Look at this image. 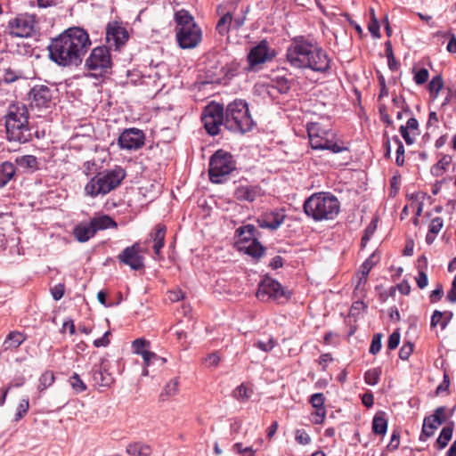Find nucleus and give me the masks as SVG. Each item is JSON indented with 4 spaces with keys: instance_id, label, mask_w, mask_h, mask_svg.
<instances>
[{
    "instance_id": "nucleus-61",
    "label": "nucleus",
    "mask_w": 456,
    "mask_h": 456,
    "mask_svg": "<svg viewBox=\"0 0 456 456\" xmlns=\"http://www.w3.org/2000/svg\"><path fill=\"white\" fill-rule=\"evenodd\" d=\"M393 104L399 109H403V110H406L407 112H411V110H410L408 104L405 102V100L402 95L394 96L393 97Z\"/></svg>"
},
{
    "instance_id": "nucleus-54",
    "label": "nucleus",
    "mask_w": 456,
    "mask_h": 456,
    "mask_svg": "<svg viewBox=\"0 0 456 456\" xmlns=\"http://www.w3.org/2000/svg\"><path fill=\"white\" fill-rule=\"evenodd\" d=\"M413 352V345L411 342L405 343L400 348L399 357L402 360H408Z\"/></svg>"
},
{
    "instance_id": "nucleus-12",
    "label": "nucleus",
    "mask_w": 456,
    "mask_h": 456,
    "mask_svg": "<svg viewBox=\"0 0 456 456\" xmlns=\"http://www.w3.org/2000/svg\"><path fill=\"white\" fill-rule=\"evenodd\" d=\"M53 90L44 85L33 86L29 92L28 97L32 110H47L53 105Z\"/></svg>"
},
{
    "instance_id": "nucleus-57",
    "label": "nucleus",
    "mask_w": 456,
    "mask_h": 456,
    "mask_svg": "<svg viewBox=\"0 0 456 456\" xmlns=\"http://www.w3.org/2000/svg\"><path fill=\"white\" fill-rule=\"evenodd\" d=\"M400 342V333L398 330L394 331L388 338L387 348L389 350L395 349Z\"/></svg>"
},
{
    "instance_id": "nucleus-18",
    "label": "nucleus",
    "mask_w": 456,
    "mask_h": 456,
    "mask_svg": "<svg viewBox=\"0 0 456 456\" xmlns=\"http://www.w3.org/2000/svg\"><path fill=\"white\" fill-rule=\"evenodd\" d=\"M108 360L101 358L99 365L92 369L93 379L98 386L110 387L114 382V378L108 371Z\"/></svg>"
},
{
    "instance_id": "nucleus-63",
    "label": "nucleus",
    "mask_w": 456,
    "mask_h": 456,
    "mask_svg": "<svg viewBox=\"0 0 456 456\" xmlns=\"http://www.w3.org/2000/svg\"><path fill=\"white\" fill-rule=\"evenodd\" d=\"M400 444V434L399 432L394 431L390 442L387 445V448L391 451H395L398 448Z\"/></svg>"
},
{
    "instance_id": "nucleus-21",
    "label": "nucleus",
    "mask_w": 456,
    "mask_h": 456,
    "mask_svg": "<svg viewBox=\"0 0 456 456\" xmlns=\"http://www.w3.org/2000/svg\"><path fill=\"white\" fill-rule=\"evenodd\" d=\"M323 142L322 150H328L333 153L349 151L348 143L338 138L337 134L331 130H328L326 139Z\"/></svg>"
},
{
    "instance_id": "nucleus-33",
    "label": "nucleus",
    "mask_w": 456,
    "mask_h": 456,
    "mask_svg": "<svg viewBox=\"0 0 456 456\" xmlns=\"http://www.w3.org/2000/svg\"><path fill=\"white\" fill-rule=\"evenodd\" d=\"M126 452L131 456H150L152 450L148 444L134 443L127 445Z\"/></svg>"
},
{
    "instance_id": "nucleus-45",
    "label": "nucleus",
    "mask_w": 456,
    "mask_h": 456,
    "mask_svg": "<svg viewBox=\"0 0 456 456\" xmlns=\"http://www.w3.org/2000/svg\"><path fill=\"white\" fill-rule=\"evenodd\" d=\"M28 408H29L28 398L21 399L17 407V411L15 413L14 421L17 422L20 419H21L27 414Z\"/></svg>"
},
{
    "instance_id": "nucleus-60",
    "label": "nucleus",
    "mask_w": 456,
    "mask_h": 456,
    "mask_svg": "<svg viewBox=\"0 0 456 456\" xmlns=\"http://www.w3.org/2000/svg\"><path fill=\"white\" fill-rule=\"evenodd\" d=\"M64 285L59 283L51 289V294L54 300H60L64 295Z\"/></svg>"
},
{
    "instance_id": "nucleus-47",
    "label": "nucleus",
    "mask_w": 456,
    "mask_h": 456,
    "mask_svg": "<svg viewBox=\"0 0 456 456\" xmlns=\"http://www.w3.org/2000/svg\"><path fill=\"white\" fill-rule=\"evenodd\" d=\"M273 82L274 84L273 87L276 88L281 94H286L290 89L289 82L285 77H279Z\"/></svg>"
},
{
    "instance_id": "nucleus-13",
    "label": "nucleus",
    "mask_w": 456,
    "mask_h": 456,
    "mask_svg": "<svg viewBox=\"0 0 456 456\" xmlns=\"http://www.w3.org/2000/svg\"><path fill=\"white\" fill-rule=\"evenodd\" d=\"M35 27L34 17L21 14L11 20L8 23L10 34L17 37H28L32 35Z\"/></svg>"
},
{
    "instance_id": "nucleus-15",
    "label": "nucleus",
    "mask_w": 456,
    "mask_h": 456,
    "mask_svg": "<svg viewBox=\"0 0 456 456\" xmlns=\"http://www.w3.org/2000/svg\"><path fill=\"white\" fill-rule=\"evenodd\" d=\"M118 260L131 269L138 271L144 267V257L142 255V249L139 242L126 247L118 256Z\"/></svg>"
},
{
    "instance_id": "nucleus-34",
    "label": "nucleus",
    "mask_w": 456,
    "mask_h": 456,
    "mask_svg": "<svg viewBox=\"0 0 456 456\" xmlns=\"http://www.w3.org/2000/svg\"><path fill=\"white\" fill-rule=\"evenodd\" d=\"M150 341L145 338H136L132 343L133 352L136 354L142 355V359H147V356L151 355L150 354Z\"/></svg>"
},
{
    "instance_id": "nucleus-11",
    "label": "nucleus",
    "mask_w": 456,
    "mask_h": 456,
    "mask_svg": "<svg viewBox=\"0 0 456 456\" xmlns=\"http://www.w3.org/2000/svg\"><path fill=\"white\" fill-rule=\"evenodd\" d=\"M85 66L87 69L95 71V75L102 76L108 73L111 68L109 48L106 46L94 48L89 57L86 60Z\"/></svg>"
},
{
    "instance_id": "nucleus-22",
    "label": "nucleus",
    "mask_w": 456,
    "mask_h": 456,
    "mask_svg": "<svg viewBox=\"0 0 456 456\" xmlns=\"http://www.w3.org/2000/svg\"><path fill=\"white\" fill-rule=\"evenodd\" d=\"M167 228L163 224H157L151 233V237L153 240V250L158 257H160V252L165 245V236Z\"/></svg>"
},
{
    "instance_id": "nucleus-43",
    "label": "nucleus",
    "mask_w": 456,
    "mask_h": 456,
    "mask_svg": "<svg viewBox=\"0 0 456 456\" xmlns=\"http://www.w3.org/2000/svg\"><path fill=\"white\" fill-rule=\"evenodd\" d=\"M69 383L77 394L82 393L87 388L86 385L84 383L77 373H73V375L69 379Z\"/></svg>"
},
{
    "instance_id": "nucleus-20",
    "label": "nucleus",
    "mask_w": 456,
    "mask_h": 456,
    "mask_svg": "<svg viewBox=\"0 0 456 456\" xmlns=\"http://www.w3.org/2000/svg\"><path fill=\"white\" fill-rule=\"evenodd\" d=\"M262 195V189L258 185H240L234 191V197L240 201L253 202Z\"/></svg>"
},
{
    "instance_id": "nucleus-51",
    "label": "nucleus",
    "mask_w": 456,
    "mask_h": 456,
    "mask_svg": "<svg viewBox=\"0 0 456 456\" xmlns=\"http://www.w3.org/2000/svg\"><path fill=\"white\" fill-rule=\"evenodd\" d=\"M395 141L398 144L397 149H396L395 163L398 166H403L404 163V147L398 137H395Z\"/></svg>"
},
{
    "instance_id": "nucleus-23",
    "label": "nucleus",
    "mask_w": 456,
    "mask_h": 456,
    "mask_svg": "<svg viewBox=\"0 0 456 456\" xmlns=\"http://www.w3.org/2000/svg\"><path fill=\"white\" fill-rule=\"evenodd\" d=\"M95 229L92 225V223H80L73 231L75 238L79 242H86L95 235Z\"/></svg>"
},
{
    "instance_id": "nucleus-55",
    "label": "nucleus",
    "mask_w": 456,
    "mask_h": 456,
    "mask_svg": "<svg viewBox=\"0 0 456 456\" xmlns=\"http://www.w3.org/2000/svg\"><path fill=\"white\" fill-rule=\"evenodd\" d=\"M428 70L425 68L418 70L414 76V81L417 85H422L426 83L428 79Z\"/></svg>"
},
{
    "instance_id": "nucleus-8",
    "label": "nucleus",
    "mask_w": 456,
    "mask_h": 456,
    "mask_svg": "<svg viewBox=\"0 0 456 456\" xmlns=\"http://www.w3.org/2000/svg\"><path fill=\"white\" fill-rule=\"evenodd\" d=\"M234 169L235 164L232 156L228 152L219 150L210 158L209 179L214 183H221Z\"/></svg>"
},
{
    "instance_id": "nucleus-50",
    "label": "nucleus",
    "mask_w": 456,
    "mask_h": 456,
    "mask_svg": "<svg viewBox=\"0 0 456 456\" xmlns=\"http://www.w3.org/2000/svg\"><path fill=\"white\" fill-rule=\"evenodd\" d=\"M375 255L372 254L368 257L361 265L360 272L362 274L369 275L372 267L376 265L377 261L374 260Z\"/></svg>"
},
{
    "instance_id": "nucleus-27",
    "label": "nucleus",
    "mask_w": 456,
    "mask_h": 456,
    "mask_svg": "<svg viewBox=\"0 0 456 456\" xmlns=\"http://www.w3.org/2000/svg\"><path fill=\"white\" fill-rule=\"evenodd\" d=\"M26 339L23 333L19 331H11L5 340L4 341L3 346L4 350H12L18 348Z\"/></svg>"
},
{
    "instance_id": "nucleus-38",
    "label": "nucleus",
    "mask_w": 456,
    "mask_h": 456,
    "mask_svg": "<svg viewBox=\"0 0 456 456\" xmlns=\"http://www.w3.org/2000/svg\"><path fill=\"white\" fill-rule=\"evenodd\" d=\"M54 380L55 377L53 371H45L39 378L37 389L39 392H44L53 384Z\"/></svg>"
},
{
    "instance_id": "nucleus-17",
    "label": "nucleus",
    "mask_w": 456,
    "mask_h": 456,
    "mask_svg": "<svg viewBox=\"0 0 456 456\" xmlns=\"http://www.w3.org/2000/svg\"><path fill=\"white\" fill-rule=\"evenodd\" d=\"M274 56L273 51L270 50L268 42L262 40L257 45L254 46L248 54V61L251 68L270 61Z\"/></svg>"
},
{
    "instance_id": "nucleus-42",
    "label": "nucleus",
    "mask_w": 456,
    "mask_h": 456,
    "mask_svg": "<svg viewBox=\"0 0 456 456\" xmlns=\"http://www.w3.org/2000/svg\"><path fill=\"white\" fill-rule=\"evenodd\" d=\"M381 375L380 368L368 370L364 374V380L370 386H375L379 383Z\"/></svg>"
},
{
    "instance_id": "nucleus-36",
    "label": "nucleus",
    "mask_w": 456,
    "mask_h": 456,
    "mask_svg": "<svg viewBox=\"0 0 456 456\" xmlns=\"http://www.w3.org/2000/svg\"><path fill=\"white\" fill-rule=\"evenodd\" d=\"M236 232L240 237V243H249L255 238L256 227L252 224H247L237 229Z\"/></svg>"
},
{
    "instance_id": "nucleus-9",
    "label": "nucleus",
    "mask_w": 456,
    "mask_h": 456,
    "mask_svg": "<svg viewBox=\"0 0 456 456\" xmlns=\"http://www.w3.org/2000/svg\"><path fill=\"white\" fill-rule=\"evenodd\" d=\"M201 120L204 127L210 135L220 133L221 126H224L225 114L223 104L212 102L208 104L202 112Z\"/></svg>"
},
{
    "instance_id": "nucleus-1",
    "label": "nucleus",
    "mask_w": 456,
    "mask_h": 456,
    "mask_svg": "<svg viewBox=\"0 0 456 456\" xmlns=\"http://www.w3.org/2000/svg\"><path fill=\"white\" fill-rule=\"evenodd\" d=\"M91 45L87 32L69 28L53 38L47 47L49 58L59 66H78Z\"/></svg>"
},
{
    "instance_id": "nucleus-10",
    "label": "nucleus",
    "mask_w": 456,
    "mask_h": 456,
    "mask_svg": "<svg viewBox=\"0 0 456 456\" xmlns=\"http://www.w3.org/2000/svg\"><path fill=\"white\" fill-rule=\"evenodd\" d=\"M256 297L261 301L273 299L284 302L290 297V293L286 291L277 281L266 277L259 283Z\"/></svg>"
},
{
    "instance_id": "nucleus-6",
    "label": "nucleus",
    "mask_w": 456,
    "mask_h": 456,
    "mask_svg": "<svg viewBox=\"0 0 456 456\" xmlns=\"http://www.w3.org/2000/svg\"><path fill=\"white\" fill-rule=\"evenodd\" d=\"M224 126L241 134L249 132L256 126L246 101L236 99L230 102L225 110Z\"/></svg>"
},
{
    "instance_id": "nucleus-62",
    "label": "nucleus",
    "mask_w": 456,
    "mask_h": 456,
    "mask_svg": "<svg viewBox=\"0 0 456 456\" xmlns=\"http://www.w3.org/2000/svg\"><path fill=\"white\" fill-rule=\"evenodd\" d=\"M376 226L370 224L364 231V234L362 238V246L365 247L370 240V237L373 235Z\"/></svg>"
},
{
    "instance_id": "nucleus-44",
    "label": "nucleus",
    "mask_w": 456,
    "mask_h": 456,
    "mask_svg": "<svg viewBox=\"0 0 456 456\" xmlns=\"http://www.w3.org/2000/svg\"><path fill=\"white\" fill-rule=\"evenodd\" d=\"M22 77L21 72L11 68L4 69L3 71L2 81L5 84H11Z\"/></svg>"
},
{
    "instance_id": "nucleus-25",
    "label": "nucleus",
    "mask_w": 456,
    "mask_h": 456,
    "mask_svg": "<svg viewBox=\"0 0 456 456\" xmlns=\"http://www.w3.org/2000/svg\"><path fill=\"white\" fill-rule=\"evenodd\" d=\"M285 216L279 212H272L266 215L262 219L258 220L259 226L261 228H268L271 230H276L283 223Z\"/></svg>"
},
{
    "instance_id": "nucleus-2",
    "label": "nucleus",
    "mask_w": 456,
    "mask_h": 456,
    "mask_svg": "<svg viewBox=\"0 0 456 456\" xmlns=\"http://www.w3.org/2000/svg\"><path fill=\"white\" fill-rule=\"evenodd\" d=\"M289 63L297 69H309L314 72L326 73L330 69V58L316 42L304 37L295 38L287 49Z\"/></svg>"
},
{
    "instance_id": "nucleus-5",
    "label": "nucleus",
    "mask_w": 456,
    "mask_h": 456,
    "mask_svg": "<svg viewBox=\"0 0 456 456\" xmlns=\"http://www.w3.org/2000/svg\"><path fill=\"white\" fill-rule=\"evenodd\" d=\"M175 37L183 49L195 48L202 40L201 28L195 22L194 17L186 10L175 12Z\"/></svg>"
},
{
    "instance_id": "nucleus-31",
    "label": "nucleus",
    "mask_w": 456,
    "mask_h": 456,
    "mask_svg": "<svg viewBox=\"0 0 456 456\" xmlns=\"http://www.w3.org/2000/svg\"><path fill=\"white\" fill-rule=\"evenodd\" d=\"M387 429V419L384 411L375 414L372 420V430L377 435H385Z\"/></svg>"
},
{
    "instance_id": "nucleus-24",
    "label": "nucleus",
    "mask_w": 456,
    "mask_h": 456,
    "mask_svg": "<svg viewBox=\"0 0 456 456\" xmlns=\"http://www.w3.org/2000/svg\"><path fill=\"white\" fill-rule=\"evenodd\" d=\"M399 130L405 142L411 145L414 142V137L411 136L410 131L413 135L419 134V122L415 118H410L406 126H401Z\"/></svg>"
},
{
    "instance_id": "nucleus-30",
    "label": "nucleus",
    "mask_w": 456,
    "mask_h": 456,
    "mask_svg": "<svg viewBox=\"0 0 456 456\" xmlns=\"http://www.w3.org/2000/svg\"><path fill=\"white\" fill-rule=\"evenodd\" d=\"M15 163L24 170L36 171L38 169L37 159L33 155H23L15 159Z\"/></svg>"
},
{
    "instance_id": "nucleus-41",
    "label": "nucleus",
    "mask_w": 456,
    "mask_h": 456,
    "mask_svg": "<svg viewBox=\"0 0 456 456\" xmlns=\"http://www.w3.org/2000/svg\"><path fill=\"white\" fill-rule=\"evenodd\" d=\"M179 387V379L175 378L171 379L164 387L163 392L160 395V397L165 400L164 396H174L178 393Z\"/></svg>"
},
{
    "instance_id": "nucleus-35",
    "label": "nucleus",
    "mask_w": 456,
    "mask_h": 456,
    "mask_svg": "<svg viewBox=\"0 0 456 456\" xmlns=\"http://www.w3.org/2000/svg\"><path fill=\"white\" fill-rule=\"evenodd\" d=\"M439 424L432 421V418L428 416L424 419L422 431L419 436L420 441H427L428 438L431 437L435 430L439 427Z\"/></svg>"
},
{
    "instance_id": "nucleus-64",
    "label": "nucleus",
    "mask_w": 456,
    "mask_h": 456,
    "mask_svg": "<svg viewBox=\"0 0 456 456\" xmlns=\"http://www.w3.org/2000/svg\"><path fill=\"white\" fill-rule=\"evenodd\" d=\"M443 294H444L443 286L441 284H438L436 286V288L430 294V301L432 303L439 301L441 299Z\"/></svg>"
},
{
    "instance_id": "nucleus-32",
    "label": "nucleus",
    "mask_w": 456,
    "mask_h": 456,
    "mask_svg": "<svg viewBox=\"0 0 456 456\" xmlns=\"http://www.w3.org/2000/svg\"><path fill=\"white\" fill-rule=\"evenodd\" d=\"M240 249L254 258H260L265 252V248L256 239L252 240L248 245L240 246Z\"/></svg>"
},
{
    "instance_id": "nucleus-56",
    "label": "nucleus",
    "mask_w": 456,
    "mask_h": 456,
    "mask_svg": "<svg viewBox=\"0 0 456 456\" xmlns=\"http://www.w3.org/2000/svg\"><path fill=\"white\" fill-rule=\"evenodd\" d=\"M444 225V221L441 217H435L432 219L428 231L432 233L438 234Z\"/></svg>"
},
{
    "instance_id": "nucleus-4",
    "label": "nucleus",
    "mask_w": 456,
    "mask_h": 456,
    "mask_svg": "<svg viewBox=\"0 0 456 456\" xmlns=\"http://www.w3.org/2000/svg\"><path fill=\"white\" fill-rule=\"evenodd\" d=\"M305 215L314 221L333 220L340 212V202L330 192L311 195L304 203Z\"/></svg>"
},
{
    "instance_id": "nucleus-58",
    "label": "nucleus",
    "mask_w": 456,
    "mask_h": 456,
    "mask_svg": "<svg viewBox=\"0 0 456 456\" xmlns=\"http://www.w3.org/2000/svg\"><path fill=\"white\" fill-rule=\"evenodd\" d=\"M295 438L298 444L303 445L308 444L311 442V437L304 430H297Z\"/></svg>"
},
{
    "instance_id": "nucleus-14",
    "label": "nucleus",
    "mask_w": 456,
    "mask_h": 456,
    "mask_svg": "<svg viewBox=\"0 0 456 456\" xmlns=\"http://www.w3.org/2000/svg\"><path fill=\"white\" fill-rule=\"evenodd\" d=\"M145 135L138 128L124 130L118 139L119 147L123 150L136 151L144 145Z\"/></svg>"
},
{
    "instance_id": "nucleus-16",
    "label": "nucleus",
    "mask_w": 456,
    "mask_h": 456,
    "mask_svg": "<svg viewBox=\"0 0 456 456\" xmlns=\"http://www.w3.org/2000/svg\"><path fill=\"white\" fill-rule=\"evenodd\" d=\"M129 34L126 28L118 22L109 23L106 28V41L110 48L119 50L128 40Z\"/></svg>"
},
{
    "instance_id": "nucleus-59",
    "label": "nucleus",
    "mask_w": 456,
    "mask_h": 456,
    "mask_svg": "<svg viewBox=\"0 0 456 456\" xmlns=\"http://www.w3.org/2000/svg\"><path fill=\"white\" fill-rule=\"evenodd\" d=\"M416 282L419 289H424L428 286V279L424 270H419L416 277Z\"/></svg>"
},
{
    "instance_id": "nucleus-39",
    "label": "nucleus",
    "mask_w": 456,
    "mask_h": 456,
    "mask_svg": "<svg viewBox=\"0 0 456 456\" xmlns=\"http://www.w3.org/2000/svg\"><path fill=\"white\" fill-rule=\"evenodd\" d=\"M232 16L230 12L225 13L217 22L216 30L221 35L228 33L230 27H232Z\"/></svg>"
},
{
    "instance_id": "nucleus-49",
    "label": "nucleus",
    "mask_w": 456,
    "mask_h": 456,
    "mask_svg": "<svg viewBox=\"0 0 456 456\" xmlns=\"http://www.w3.org/2000/svg\"><path fill=\"white\" fill-rule=\"evenodd\" d=\"M381 339H382V335L380 333H377L373 336L371 343H370V346L369 349V352L371 354H377L380 351L381 346H382Z\"/></svg>"
},
{
    "instance_id": "nucleus-29",
    "label": "nucleus",
    "mask_w": 456,
    "mask_h": 456,
    "mask_svg": "<svg viewBox=\"0 0 456 456\" xmlns=\"http://www.w3.org/2000/svg\"><path fill=\"white\" fill-rule=\"evenodd\" d=\"M324 401L325 398L322 393H316L312 395L309 400L312 406L316 409V415L320 418V420L316 421L317 423L322 422L326 416Z\"/></svg>"
},
{
    "instance_id": "nucleus-19",
    "label": "nucleus",
    "mask_w": 456,
    "mask_h": 456,
    "mask_svg": "<svg viewBox=\"0 0 456 456\" xmlns=\"http://www.w3.org/2000/svg\"><path fill=\"white\" fill-rule=\"evenodd\" d=\"M306 128L311 147L314 150H322L328 130L322 128L319 123H309Z\"/></svg>"
},
{
    "instance_id": "nucleus-52",
    "label": "nucleus",
    "mask_w": 456,
    "mask_h": 456,
    "mask_svg": "<svg viewBox=\"0 0 456 456\" xmlns=\"http://www.w3.org/2000/svg\"><path fill=\"white\" fill-rule=\"evenodd\" d=\"M379 28L380 25L377 18H373L372 20L369 21L368 29L374 38H379L381 37Z\"/></svg>"
},
{
    "instance_id": "nucleus-46",
    "label": "nucleus",
    "mask_w": 456,
    "mask_h": 456,
    "mask_svg": "<svg viewBox=\"0 0 456 456\" xmlns=\"http://www.w3.org/2000/svg\"><path fill=\"white\" fill-rule=\"evenodd\" d=\"M232 395L235 399L239 401H247L250 397V393L248 388L243 384H241L234 389V391L232 392Z\"/></svg>"
},
{
    "instance_id": "nucleus-3",
    "label": "nucleus",
    "mask_w": 456,
    "mask_h": 456,
    "mask_svg": "<svg viewBox=\"0 0 456 456\" xmlns=\"http://www.w3.org/2000/svg\"><path fill=\"white\" fill-rule=\"evenodd\" d=\"M6 137L10 142L25 143L31 139L28 111L21 103L11 104L5 115Z\"/></svg>"
},
{
    "instance_id": "nucleus-7",
    "label": "nucleus",
    "mask_w": 456,
    "mask_h": 456,
    "mask_svg": "<svg viewBox=\"0 0 456 456\" xmlns=\"http://www.w3.org/2000/svg\"><path fill=\"white\" fill-rule=\"evenodd\" d=\"M125 176L126 172L120 167L100 172L86 184L85 193L92 198L101 194L105 195L117 188Z\"/></svg>"
},
{
    "instance_id": "nucleus-37",
    "label": "nucleus",
    "mask_w": 456,
    "mask_h": 456,
    "mask_svg": "<svg viewBox=\"0 0 456 456\" xmlns=\"http://www.w3.org/2000/svg\"><path fill=\"white\" fill-rule=\"evenodd\" d=\"M452 432L453 423L443 428L438 438L436 439V445L439 450L444 449L448 444L449 441L452 439Z\"/></svg>"
},
{
    "instance_id": "nucleus-48",
    "label": "nucleus",
    "mask_w": 456,
    "mask_h": 456,
    "mask_svg": "<svg viewBox=\"0 0 456 456\" xmlns=\"http://www.w3.org/2000/svg\"><path fill=\"white\" fill-rule=\"evenodd\" d=\"M432 418V421L436 422V424L442 425L445 421V407L440 406L436 408L432 415H430Z\"/></svg>"
},
{
    "instance_id": "nucleus-53",
    "label": "nucleus",
    "mask_w": 456,
    "mask_h": 456,
    "mask_svg": "<svg viewBox=\"0 0 456 456\" xmlns=\"http://www.w3.org/2000/svg\"><path fill=\"white\" fill-rule=\"evenodd\" d=\"M274 339L268 338L266 341L258 340L255 346L264 352H270L274 347Z\"/></svg>"
},
{
    "instance_id": "nucleus-40",
    "label": "nucleus",
    "mask_w": 456,
    "mask_h": 456,
    "mask_svg": "<svg viewBox=\"0 0 456 456\" xmlns=\"http://www.w3.org/2000/svg\"><path fill=\"white\" fill-rule=\"evenodd\" d=\"M443 86L444 81L442 77L440 75L434 77L428 86L430 95L436 99Z\"/></svg>"
},
{
    "instance_id": "nucleus-26",
    "label": "nucleus",
    "mask_w": 456,
    "mask_h": 456,
    "mask_svg": "<svg viewBox=\"0 0 456 456\" xmlns=\"http://www.w3.org/2000/svg\"><path fill=\"white\" fill-rule=\"evenodd\" d=\"M90 222L95 229V232L98 231L105 230L108 228H117L118 224L108 215H102L93 217Z\"/></svg>"
},
{
    "instance_id": "nucleus-28",
    "label": "nucleus",
    "mask_w": 456,
    "mask_h": 456,
    "mask_svg": "<svg viewBox=\"0 0 456 456\" xmlns=\"http://www.w3.org/2000/svg\"><path fill=\"white\" fill-rule=\"evenodd\" d=\"M15 166L8 161L0 165V188L4 187L15 175Z\"/></svg>"
}]
</instances>
